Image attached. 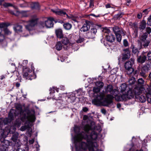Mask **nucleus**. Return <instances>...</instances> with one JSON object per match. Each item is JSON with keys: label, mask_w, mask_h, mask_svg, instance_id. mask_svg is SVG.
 I'll list each match as a JSON object with an SVG mask.
<instances>
[{"label": "nucleus", "mask_w": 151, "mask_h": 151, "mask_svg": "<svg viewBox=\"0 0 151 151\" xmlns=\"http://www.w3.org/2000/svg\"><path fill=\"white\" fill-rule=\"evenodd\" d=\"M83 130L80 132V129L78 126H75L74 131L76 134L73 137L76 151H86L90 146V142H96V140L98 134L94 131H92V128L88 124L82 126Z\"/></svg>", "instance_id": "obj_1"}, {"label": "nucleus", "mask_w": 151, "mask_h": 151, "mask_svg": "<svg viewBox=\"0 0 151 151\" xmlns=\"http://www.w3.org/2000/svg\"><path fill=\"white\" fill-rule=\"evenodd\" d=\"M92 103L97 106L110 107L113 104L115 98L116 101H126L134 98V95H93Z\"/></svg>", "instance_id": "obj_2"}, {"label": "nucleus", "mask_w": 151, "mask_h": 151, "mask_svg": "<svg viewBox=\"0 0 151 151\" xmlns=\"http://www.w3.org/2000/svg\"><path fill=\"white\" fill-rule=\"evenodd\" d=\"M16 110L11 109L8 114V118L0 119V139L4 138L6 137V129H4L3 126L10 123L14 119V116H17L18 114H21L22 111V107L20 104H18L15 107Z\"/></svg>", "instance_id": "obj_3"}, {"label": "nucleus", "mask_w": 151, "mask_h": 151, "mask_svg": "<svg viewBox=\"0 0 151 151\" xmlns=\"http://www.w3.org/2000/svg\"><path fill=\"white\" fill-rule=\"evenodd\" d=\"M25 111L26 112L27 115L25 114L20 118L17 119L14 124L15 127H20L22 123L25 122L29 118H32L34 120V121L35 120V111L34 110H33V114H31L30 111L29 110H26Z\"/></svg>", "instance_id": "obj_4"}, {"label": "nucleus", "mask_w": 151, "mask_h": 151, "mask_svg": "<svg viewBox=\"0 0 151 151\" xmlns=\"http://www.w3.org/2000/svg\"><path fill=\"white\" fill-rule=\"evenodd\" d=\"M38 20L37 18L35 17L28 21L21 20L19 23L20 24H24L26 29L30 31L33 29L34 27L37 24Z\"/></svg>", "instance_id": "obj_5"}, {"label": "nucleus", "mask_w": 151, "mask_h": 151, "mask_svg": "<svg viewBox=\"0 0 151 151\" xmlns=\"http://www.w3.org/2000/svg\"><path fill=\"white\" fill-rule=\"evenodd\" d=\"M54 20V18L52 17H45L42 20L40 21L38 23L39 27H40L44 28L46 27L47 28H50L53 27V21Z\"/></svg>", "instance_id": "obj_6"}, {"label": "nucleus", "mask_w": 151, "mask_h": 151, "mask_svg": "<svg viewBox=\"0 0 151 151\" xmlns=\"http://www.w3.org/2000/svg\"><path fill=\"white\" fill-rule=\"evenodd\" d=\"M23 76L27 79L32 80L36 78V76L34 72L32 73V70L28 68L24 67L23 68Z\"/></svg>", "instance_id": "obj_7"}, {"label": "nucleus", "mask_w": 151, "mask_h": 151, "mask_svg": "<svg viewBox=\"0 0 151 151\" xmlns=\"http://www.w3.org/2000/svg\"><path fill=\"white\" fill-rule=\"evenodd\" d=\"M112 29L116 36L117 41L120 42L122 40V35H124L122 28L118 26H114L112 27Z\"/></svg>", "instance_id": "obj_8"}, {"label": "nucleus", "mask_w": 151, "mask_h": 151, "mask_svg": "<svg viewBox=\"0 0 151 151\" xmlns=\"http://www.w3.org/2000/svg\"><path fill=\"white\" fill-rule=\"evenodd\" d=\"M134 59L131 58L129 61L125 63V68L127 70V74L129 75L132 74L134 71L132 66L134 64Z\"/></svg>", "instance_id": "obj_9"}, {"label": "nucleus", "mask_w": 151, "mask_h": 151, "mask_svg": "<svg viewBox=\"0 0 151 151\" xmlns=\"http://www.w3.org/2000/svg\"><path fill=\"white\" fill-rule=\"evenodd\" d=\"M10 144L9 141L7 140H5L4 142H1L0 143V151H6Z\"/></svg>", "instance_id": "obj_10"}, {"label": "nucleus", "mask_w": 151, "mask_h": 151, "mask_svg": "<svg viewBox=\"0 0 151 151\" xmlns=\"http://www.w3.org/2000/svg\"><path fill=\"white\" fill-rule=\"evenodd\" d=\"M97 32V29L95 28L91 29L90 31L86 34V37L88 39L93 38L95 37V36Z\"/></svg>", "instance_id": "obj_11"}, {"label": "nucleus", "mask_w": 151, "mask_h": 151, "mask_svg": "<svg viewBox=\"0 0 151 151\" xmlns=\"http://www.w3.org/2000/svg\"><path fill=\"white\" fill-rule=\"evenodd\" d=\"M136 99L139 102L141 103L145 102L146 100V97L150 96L151 95H134Z\"/></svg>", "instance_id": "obj_12"}, {"label": "nucleus", "mask_w": 151, "mask_h": 151, "mask_svg": "<svg viewBox=\"0 0 151 151\" xmlns=\"http://www.w3.org/2000/svg\"><path fill=\"white\" fill-rule=\"evenodd\" d=\"M90 146L88 147L89 151H102L98 149V145L97 142L92 143L90 142Z\"/></svg>", "instance_id": "obj_13"}, {"label": "nucleus", "mask_w": 151, "mask_h": 151, "mask_svg": "<svg viewBox=\"0 0 151 151\" xmlns=\"http://www.w3.org/2000/svg\"><path fill=\"white\" fill-rule=\"evenodd\" d=\"M146 55V52H142L141 55L139 56L137 58L138 62L141 64L145 63L147 59Z\"/></svg>", "instance_id": "obj_14"}, {"label": "nucleus", "mask_w": 151, "mask_h": 151, "mask_svg": "<svg viewBox=\"0 0 151 151\" xmlns=\"http://www.w3.org/2000/svg\"><path fill=\"white\" fill-rule=\"evenodd\" d=\"M51 11L56 15L64 16H65V15L66 16V15H68L64 10L60 9H52Z\"/></svg>", "instance_id": "obj_15"}, {"label": "nucleus", "mask_w": 151, "mask_h": 151, "mask_svg": "<svg viewBox=\"0 0 151 151\" xmlns=\"http://www.w3.org/2000/svg\"><path fill=\"white\" fill-rule=\"evenodd\" d=\"M32 118L29 119L28 120H27L25 122L24 125L22 126L20 128V129L21 131H24L30 127L29 124L30 120Z\"/></svg>", "instance_id": "obj_16"}, {"label": "nucleus", "mask_w": 151, "mask_h": 151, "mask_svg": "<svg viewBox=\"0 0 151 151\" xmlns=\"http://www.w3.org/2000/svg\"><path fill=\"white\" fill-rule=\"evenodd\" d=\"M90 28V24L88 22L86 21L81 28L80 30L81 32H85L88 31Z\"/></svg>", "instance_id": "obj_17"}, {"label": "nucleus", "mask_w": 151, "mask_h": 151, "mask_svg": "<svg viewBox=\"0 0 151 151\" xmlns=\"http://www.w3.org/2000/svg\"><path fill=\"white\" fill-rule=\"evenodd\" d=\"M13 29L15 32L17 33H20L22 32V27L19 25L18 23L14 25Z\"/></svg>", "instance_id": "obj_18"}, {"label": "nucleus", "mask_w": 151, "mask_h": 151, "mask_svg": "<svg viewBox=\"0 0 151 151\" xmlns=\"http://www.w3.org/2000/svg\"><path fill=\"white\" fill-rule=\"evenodd\" d=\"M144 89L142 87H135L133 91L135 93L134 94H140L143 93L142 91H143Z\"/></svg>", "instance_id": "obj_19"}, {"label": "nucleus", "mask_w": 151, "mask_h": 151, "mask_svg": "<svg viewBox=\"0 0 151 151\" xmlns=\"http://www.w3.org/2000/svg\"><path fill=\"white\" fill-rule=\"evenodd\" d=\"M106 39L107 41L112 42L114 41L115 37L113 35L110 33V34L106 35Z\"/></svg>", "instance_id": "obj_20"}, {"label": "nucleus", "mask_w": 151, "mask_h": 151, "mask_svg": "<svg viewBox=\"0 0 151 151\" xmlns=\"http://www.w3.org/2000/svg\"><path fill=\"white\" fill-rule=\"evenodd\" d=\"M146 23L145 20L143 19L139 23V30L142 31L145 28Z\"/></svg>", "instance_id": "obj_21"}, {"label": "nucleus", "mask_w": 151, "mask_h": 151, "mask_svg": "<svg viewBox=\"0 0 151 151\" xmlns=\"http://www.w3.org/2000/svg\"><path fill=\"white\" fill-rule=\"evenodd\" d=\"M19 134L17 132H15L13 134V135L11 138L12 140L16 144V143L18 144L19 142V140L18 139Z\"/></svg>", "instance_id": "obj_22"}, {"label": "nucleus", "mask_w": 151, "mask_h": 151, "mask_svg": "<svg viewBox=\"0 0 151 151\" xmlns=\"http://www.w3.org/2000/svg\"><path fill=\"white\" fill-rule=\"evenodd\" d=\"M55 33L57 37L59 38H62L63 37L62 30L61 29H56Z\"/></svg>", "instance_id": "obj_23"}, {"label": "nucleus", "mask_w": 151, "mask_h": 151, "mask_svg": "<svg viewBox=\"0 0 151 151\" xmlns=\"http://www.w3.org/2000/svg\"><path fill=\"white\" fill-rule=\"evenodd\" d=\"M125 51L122 57L123 59H127L129 58L130 56V52L129 50H126Z\"/></svg>", "instance_id": "obj_24"}, {"label": "nucleus", "mask_w": 151, "mask_h": 151, "mask_svg": "<svg viewBox=\"0 0 151 151\" xmlns=\"http://www.w3.org/2000/svg\"><path fill=\"white\" fill-rule=\"evenodd\" d=\"M105 91L106 93L110 92L113 90V87L112 85H108L104 87Z\"/></svg>", "instance_id": "obj_25"}, {"label": "nucleus", "mask_w": 151, "mask_h": 151, "mask_svg": "<svg viewBox=\"0 0 151 151\" xmlns=\"http://www.w3.org/2000/svg\"><path fill=\"white\" fill-rule=\"evenodd\" d=\"M55 47L56 49L58 50L59 51L61 50L62 49L63 47V45L61 42H58L56 45Z\"/></svg>", "instance_id": "obj_26"}, {"label": "nucleus", "mask_w": 151, "mask_h": 151, "mask_svg": "<svg viewBox=\"0 0 151 151\" xmlns=\"http://www.w3.org/2000/svg\"><path fill=\"white\" fill-rule=\"evenodd\" d=\"M31 5V7L32 9H38L39 8V4L37 3H29Z\"/></svg>", "instance_id": "obj_27"}, {"label": "nucleus", "mask_w": 151, "mask_h": 151, "mask_svg": "<svg viewBox=\"0 0 151 151\" xmlns=\"http://www.w3.org/2000/svg\"><path fill=\"white\" fill-rule=\"evenodd\" d=\"M66 17L68 19H71L74 22H77V18L74 16L73 15H66Z\"/></svg>", "instance_id": "obj_28"}, {"label": "nucleus", "mask_w": 151, "mask_h": 151, "mask_svg": "<svg viewBox=\"0 0 151 151\" xmlns=\"http://www.w3.org/2000/svg\"><path fill=\"white\" fill-rule=\"evenodd\" d=\"M72 94H85L84 92L83 91V89L82 88H80L77 91L73 92Z\"/></svg>", "instance_id": "obj_29"}, {"label": "nucleus", "mask_w": 151, "mask_h": 151, "mask_svg": "<svg viewBox=\"0 0 151 151\" xmlns=\"http://www.w3.org/2000/svg\"><path fill=\"white\" fill-rule=\"evenodd\" d=\"M55 91L57 92H58L59 89L55 87H53L52 88H50L49 90L50 93L52 94L54 93H55Z\"/></svg>", "instance_id": "obj_30"}, {"label": "nucleus", "mask_w": 151, "mask_h": 151, "mask_svg": "<svg viewBox=\"0 0 151 151\" xmlns=\"http://www.w3.org/2000/svg\"><path fill=\"white\" fill-rule=\"evenodd\" d=\"M62 42V43L65 45H67L69 42V40L66 37L63 38Z\"/></svg>", "instance_id": "obj_31"}, {"label": "nucleus", "mask_w": 151, "mask_h": 151, "mask_svg": "<svg viewBox=\"0 0 151 151\" xmlns=\"http://www.w3.org/2000/svg\"><path fill=\"white\" fill-rule=\"evenodd\" d=\"M72 25L68 23H66L63 24L64 28L68 30H70L72 27Z\"/></svg>", "instance_id": "obj_32"}, {"label": "nucleus", "mask_w": 151, "mask_h": 151, "mask_svg": "<svg viewBox=\"0 0 151 151\" xmlns=\"http://www.w3.org/2000/svg\"><path fill=\"white\" fill-rule=\"evenodd\" d=\"M127 87V85L126 84L124 83L122 84L120 86V88L121 92L122 93L124 91H125Z\"/></svg>", "instance_id": "obj_33"}, {"label": "nucleus", "mask_w": 151, "mask_h": 151, "mask_svg": "<svg viewBox=\"0 0 151 151\" xmlns=\"http://www.w3.org/2000/svg\"><path fill=\"white\" fill-rule=\"evenodd\" d=\"M150 42V40H147L144 41H143V44H142V46L146 48L148 46Z\"/></svg>", "instance_id": "obj_34"}, {"label": "nucleus", "mask_w": 151, "mask_h": 151, "mask_svg": "<svg viewBox=\"0 0 151 151\" xmlns=\"http://www.w3.org/2000/svg\"><path fill=\"white\" fill-rule=\"evenodd\" d=\"M29 3H28L25 1H24L23 3L19 5V6L21 8H25L29 7Z\"/></svg>", "instance_id": "obj_35"}, {"label": "nucleus", "mask_w": 151, "mask_h": 151, "mask_svg": "<svg viewBox=\"0 0 151 151\" xmlns=\"http://www.w3.org/2000/svg\"><path fill=\"white\" fill-rule=\"evenodd\" d=\"M3 5L5 7L11 6H13V8L15 9H17V6H13L12 4L10 3H5L3 4Z\"/></svg>", "instance_id": "obj_36"}, {"label": "nucleus", "mask_w": 151, "mask_h": 151, "mask_svg": "<svg viewBox=\"0 0 151 151\" xmlns=\"http://www.w3.org/2000/svg\"><path fill=\"white\" fill-rule=\"evenodd\" d=\"M10 25V24L8 23L2 22L0 23V29L7 27Z\"/></svg>", "instance_id": "obj_37"}, {"label": "nucleus", "mask_w": 151, "mask_h": 151, "mask_svg": "<svg viewBox=\"0 0 151 151\" xmlns=\"http://www.w3.org/2000/svg\"><path fill=\"white\" fill-rule=\"evenodd\" d=\"M96 86L100 88H102L104 85V83L103 82L100 81H97L95 83Z\"/></svg>", "instance_id": "obj_38"}, {"label": "nucleus", "mask_w": 151, "mask_h": 151, "mask_svg": "<svg viewBox=\"0 0 151 151\" xmlns=\"http://www.w3.org/2000/svg\"><path fill=\"white\" fill-rule=\"evenodd\" d=\"M147 36L148 34L147 33L145 32L143 34L141 37L142 41L143 42L146 41V39L147 37Z\"/></svg>", "instance_id": "obj_39"}, {"label": "nucleus", "mask_w": 151, "mask_h": 151, "mask_svg": "<svg viewBox=\"0 0 151 151\" xmlns=\"http://www.w3.org/2000/svg\"><path fill=\"white\" fill-rule=\"evenodd\" d=\"M2 30L0 29V42H3L5 39L4 35L2 33Z\"/></svg>", "instance_id": "obj_40"}, {"label": "nucleus", "mask_w": 151, "mask_h": 151, "mask_svg": "<svg viewBox=\"0 0 151 151\" xmlns=\"http://www.w3.org/2000/svg\"><path fill=\"white\" fill-rule=\"evenodd\" d=\"M4 34L5 35H9L12 33L7 28H6L4 29Z\"/></svg>", "instance_id": "obj_41"}, {"label": "nucleus", "mask_w": 151, "mask_h": 151, "mask_svg": "<svg viewBox=\"0 0 151 151\" xmlns=\"http://www.w3.org/2000/svg\"><path fill=\"white\" fill-rule=\"evenodd\" d=\"M68 95V99H70L72 102H73L76 100V97L75 96H73V95Z\"/></svg>", "instance_id": "obj_42"}, {"label": "nucleus", "mask_w": 151, "mask_h": 151, "mask_svg": "<svg viewBox=\"0 0 151 151\" xmlns=\"http://www.w3.org/2000/svg\"><path fill=\"white\" fill-rule=\"evenodd\" d=\"M135 81V78H131L129 81V85H132L134 84Z\"/></svg>", "instance_id": "obj_43"}, {"label": "nucleus", "mask_w": 151, "mask_h": 151, "mask_svg": "<svg viewBox=\"0 0 151 151\" xmlns=\"http://www.w3.org/2000/svg\"><path fill=\"white\" fill-rule=\"evenodd\" d=\"M100 90V88L98 87H94L93 89V91L94 93H97L99 92Z\"/></svg>", "instance_id": "obj_44"}, {"label": "nucleus", "mask_w": 151, "mask_h": 151, "mask_svg": "<svg viewBox=\"0 0 151 151\" xmlns=\"http://www.w3.org/2000/svg\"><path fill=\"white\" fill-rule=\"evenodd\" d=\"M27 12L28 11H22L20 12L19 14H21L23 17H27L28 16V14L27 13Z\"/></svg>", "instance_id": "obj_45"}, {"label": "nucleus", "mask_w": 151, "mask_h": 151, "mask_svg": "<svg viewBox=\"0 0 151 151\" xmlns=\"http://www.w3.org/2000/svg\"><path fill=\"white\" fill-rule=\"evenodd\" d=\"M132 53L134 54H136L139 52V51H138V49L134 46L132 47Z\"/></svg>", "instance_id": "obj_46"}, {"label": "nucleus", "mask_w": 151, "mask_h": 151, "mask_svg": "<svg viewBox=\"0 0 151 151\" xmlns=\"http://www.w3.org/2000/svg\"><path fill=\"white\" fill-rule=\"evenodd\" d=\"M9 12L10 13V14L12 15H15L16 16H18L20 12L18 11H17V13L16 14H15L14 13V12L11 10H10L9 11Z\"/></svg>", "instance_id": "obj_47"}, {"label": "nucleus", "mask_w": 151, "mask_h": 151, "mask_svg": "<svg viewBox=\"0 0 151 151\" xmlns=\"http://www.w3.org/2000/svg\"><path fill=\"white\" fill-rule=\"evenodd\" d=\"M84 38L80 37L78 39L76 40V42L77 43H81L84 41Z\"/></svg>", "instance_id": "obj_48"}, {"label": "nucleus", "mask_w": 151, "mask_h": 151, "mask_svg": "<svg viewBox=\"0 0 151 151\" xmlns=\"http://www.w3.org/2000/svg\"><path fill=\"white\" fill-rule=\"evenodd\" d=\"M148 68L147 66H144L143 67L141 68L142 71H144L145 73L148 71Z\"/></svg>", "instance_id": "obj_49"}, {"label": "nucleus", "mask_w": 151, "mask_h": 151, "mask_svg": "<svg viewBox=\"0 0 151 151\" xmlns=\"http://www.w3.org/2000/svg\"><path fill=\"white\" fill-rule=\"evenodd\" d=\"M103 31L105 33L108 34V35L110 34V30L106 27H105L103 30Z\"/></svg>", "instance_id": "obj_50"}, {"label": "nucleus", "mask_w": 151, "mask_h": 151, "mask_svg": "<svg viewBox=\"0 0 151 151\" xmlns=\"http://www.w3.org/2000/svg\"><path fill=\"white\" fill-rule=\"evenodd\" d=\"M138 83L139 84L142 85L144 83V81L142 78H139L138 80Z\"/></svg>", "instance_id": "obj_51"}, {"label": "nucleus", "mask_w": 151, "mask_h": 151, "mask_svg": "<svg viewBox=\"0 0 151 151\" xmlns=\"http://www.w3.org/2000/svg\"><path fill=\"white\" fill-rule=\"evenodd\" d=\"M11 129H13V131H12V133H13V132L15 131L16 130V128H15L14 127L11 126V127H10V128L9 129V132L10 133H11Z\"/></svg>", "instance_id": "obj_52"}, {"label": "nucleus", "mask_w": 151, "mask_h": 151, "mask_svg": "<svg viewBox=\"0 0 151 151\" xmlns=\"http://www.w3.org/2000/svg\"><path fill=\"white\" fill-rule=\"evenodd\" d=\"M123 45L125 47H127L128 45V43L127 40L125 39L123 40Z\"/></svg>", "instance_id": "obj_53"}, {"label": "nucleus", "mask_w": 151, "mask_h": 151, "mask_svg": "<svg viewBox=\"0 0 151 151\" xmlns=\"http://www.w3.org/2000/svg\"><path fill=\"white\" fill-rule=\"evenodd\" d=\"M147 55L148 60H151V52L150 51L148 52Z\"/></svg>", "instance_id": "obj_54"}, {"label": "nucleus", "mask_w": 151, "mask_h": 151, "mask_svg": "<svg viewBox=\"0 0 151 151\" xmlns=\"http://www.w3.org/2000/svg\"><path fill=\"white\" fill-rule=\"evenodd\" d=\"M122 13H119L115 15V18L116 19H118V18L121 17H122Z\"/></svg>", "instance_id": "obj_55"}, {"label": "nucleus", "mask_w": 151, "mask_h": 151, "mask_svg": "<svg viewBox=\"0 0 151 151\" xmlns=\"http://www.w3.org/2000/svg\"><path fill=\"white\" fill-rule=\"evenodd\" d=\"M151 15L148 18L147 23L148 25L151 26Z\"/></svg>", "instance_id": "obj_56"}, {"label": "nucleus", "mask_w": 151, "mask_h": 151, "mask_svg": "<svg viewBox=\"0 0 151 151\" xmlns=\"http://www.w3.org/2000/svg\"><path fill=\"white\" fill-rule=\"evenodd\" d=\"M146 31L147 33L150 34L151 33V28L150 27H147L146 29Z\"/></svg>", "instance_id": "obj_57"}, {"label": "nucleus", "mask_w": 151, "mask_h": 151, "mask_svg": "<svg viewBox=\"0 0 151 151\" xmlns=\"http://www.w3.org/2000/svg\"><path fill=\"white\" fill-rule=\"evenodd\" d=\"M93 0H90L89 6L90 7H93Z\"/></svg>", "instance_id": "obj_58"}, {"label": "nucleus", "mask_w": 151, "mask_h": 151, "mask_svg": "<svg viewBox=\"0 0 151 151\" xmlns=\"http://www.w3.org/2000/svg\"><path fill=\"white\" fill-rule=\"evenodd\" d=\"M145 73H145L144 71H142V70L140 73V75L141 76H143V77H146Z\"/></svg>", "instance_id": "obj_59"}, {"label": "nucleus", "mask_w": 151, "mask_h": 151, "mask_svg": "<svg viewBox=\"0 0 151 151\" xmlns=\"http://www.w3.org/2000/svg\"><path fill=\"white\" fill-rule=\"evenodd\" d=\"M101 112L102 114H105L106 113V110L104 109H102L101 110Z\"/></svg>", "instance_id": "obj_60"}, {"label": "nucleus", "mask_w": 151, "mask_h": 151, "mask_svg": "<svg viewBox=\"0 0 151 151\" xmlns=\"http://www.w3.org/2000/svg\"><path fill=\"white\" fill-rule=\"evenodd\" d=\"M105 7L107 9L112 7L111 6V4H106L105 5Z\"/></svg>", "instance_id": "obj_61"}, {"label": "nucleus", "mask_w": 151, "mask_h": 151, "mask_svg": "<svg viewBox=\"0 0 151 151\" xmlns=\"http://www.w3.org/2000/svg\"><path fill=\"white\" fill-rule=\"evenodd\" d=\"M137 16V17L138 19H140L141 18L142 16V13H140L138 14Z\"/></svg>", "instance_id": "obj_62"}, {"label": "nucleus", "mask_w": 151, "mask_h": 151, "mask_svg": "<svg viewBox=\"0 0 151 151\" xmlns=\"http://www.w3.org/2000/svg\"><path fill=\"white\" fill-rule=\"evenodd\" d=\"M88 110V108L86 107H84L83 109V111L85 112H87Z\"/></svg>", "instance_id": "obj_63"}, {"label": "nucleus", "mask_w": 151, "mask_h": 151, "mask_svg": "<svg viewBox=\"0 0 151 151\" xmlns=\"http://www.w3.org/2000/svg\"><path fill=\"white\" fill-rule=\"evenodd\" d=\"M143 12L145 14H148V9H146L143 11Z\"/></svg>", "instance_id": "obj_64"}]
</instances>
